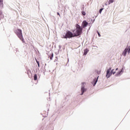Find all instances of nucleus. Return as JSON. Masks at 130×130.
<instances>
[{
    "label": "nucleus",
    "mask_w": 130,
    "mask_h": 130,
    "mask_svg": "<svg viewBox=\"0 0 130 130\" xmlns=\"http://www.w3.org/2000/svg\"><path fill=\"white\" fill-rule=\"evenodd\" d=\"M82 33H83V27L77 24L76 26V31L75 33H74L75 37L82 35Z\"/></svg>",
    "instance_id": "nucleus-1"
},
{
    "label": "nucleus",
    "mask_w": 130,
    "mask_h": 130,
    "mask_svg": "<svg viewBox=\"0 0 130 130\" xmlns=\"http://www.w3.org/2000/svg\"><path fill=\"white\" fill-rule=\"evenodd\" d=\"M14 32L17 35V36L24 43L25 41H24V38H23V34L22 33V30L20 29H17L14 30Z\"/></svg>",
    "instance_id": "nucleus-2"
},
{
    "label": "nucleus",
    "mask_w": 130,
    "mask_h": 130,
    "mask_svg": "<svg viewBox=\"0 0 130 130\" xmlns=\"http://www.w3.org/2000/svg\"><path fill=\"white\" fill-rule=\"evenodd\" d=\"M73 37H76L75 34H73L71 31L68 30L63 38L67 39V38H73Z\"/></svg>",
    "instance_id": "nucleus-3"
},
{
    "label": "nucleus",
    "mask_w": 130,
    "mask_h": 130,
    "mask_svg": "<svg viewBox=\"0 0 130 130\" xmlns=\"http://www.w3.org/2000/svg\"><path fill=\"white\" fill-rule=\"evenodd\" d=\"M110 71H111V68H110L107 71V74L106 77L107 78H110V76L111 75H114L115 74V71H114V69L112 70L111 72H110Z\"/></svg>",
    "instance_id": "nucleus-4"
},
{
    "label": "nucleus",
    "mask_w": 130,
    "mask_h": 130,
    "mask_svg": "<svg viewBox=\"0 0 130 130\" xmlns=\"http://www.w3.org/2000/svg\"><path fill=\"white\" fill-rule=\"evenodd\" d=\"M82 28H85L86 26H88V22L86 20L82 22Z\"/></svg>",
    "instance_id": "nucleus-5"
},
{
    "label": "nucleus",
    "mask_w": 130,
    "mask_h": 130,
    "mask_svg": "<svg viewBox=\"0 0 130 130\" xmlns=\"http://www.w3.org/2000/svg\"><path fill=\"white\" fill-rule=\"evenodd\" d=\"M4 8V0H0V9Z\"/></svg>",
    "instance_id": "nucleus-6"
},
{
    "label": "nucleus",
    "mask_w": 130,
    "mask_h": 130,
    "mask_svg": "<svg viewBox=\"0 0 130 130\" xmlns=\"http://www.w3.org/2000/svg\"><path fill=\"white\" fill-rule=\"evenodd\" d=\"M127 49H125L124 51L122 53V55H123V56H125V55H126V53H127Z\"/></svg>",
    "instance_id": "nucleus-7"
},
{
    "label": "nucleus",
    "mask_w": 130,
    "mask_h": 130,
    "mask_svg": "<svg viewBox=\"0 0 130 130\" xmlns=\"http://www.w3.org/2000/svg\"><path fill=\"white\" fill-rule=\"evenodd\" d=\"M86 89H85L84 87H81V91H82V93L81 94V95H83V94H84V92H86Z\"/></svg>",
    "instance_id": "nucleus-8"
},
{
    "label": "nucleus",
    "mask_w": 130,
    "mask_h": 130,
    "mask_svg": "<svg viewBox=\"0 0 130 130\" xmlns=\"http://www.w3.org/2000/svg\"><path fill=\"white\" fill-rule=\"evenodd\" d=\"M50 58V59H51V60H52V58L53 57V53H51L50 55H49L48 56Z\"/></svg>",
    "instance_id": "nucleus-9"
},
{
    "label": "nucleus",
    "mask_w": 130,
    "mask_h": 130,
    "mask_svg": "<svg viewBox=\"0 0 130 130\" xmlns=\"http://www.w3.org/2000/svg\"><path fill=\"white\" fill-rule=\"evenodd\" d=\"M4 18V15L3 14V12L2 11H0V19H3Z\"/></svg>",
    "instance_id": "nucleus-10"
},
{
    "label": "nucleus",
    "mask_w": 130,
    "mask_h": 130,
    "mask_svg": "<svg viewBox=\"0 0 130 130\" xmlns=\"http://www.w3.org/2000/svg\"><path fill=\"white\" fill-rule=\"evenodd\" d=\"M98 81V77L97 79H94V83L93 86H95V85H96Z\"/></svg>",
    "instance_id": "nucleus-11"
},
{
    "label": "nucleus",
    "mask_w": 130,
    "mask_h": 130,
    "mask_svg": "<svg viewBox=\"0 0 130 130\" xmlns=\"http://www.w3.org/2000/svg\"><path fill=\"white\" fill-rule=\"evenodd\" d=\"M112 3H114V0H109L108 4L109 5H110V4H112Z\"/></svg>",
    "instance_id": "nucleus-12"
},
{
    "label": "nucleus",
    "mask_w": 130,
    "mask_h": 130,
    "mask_svg": "<svg viewBox=\"0 0 130 130\" xmlns=\"http://www.w3.org/2000/svg\"><path fill=\"white\" fill-rule=\"evenodd\" d=\"M34 80L35 81H37V75L35 74L34 75Z\"/></svg>",
    "instance_id": "nucleus-13"
},
{
    "label": "nucleus",
    "mask_w": 130,
    "mask_h": 130,
    "mask_svg": "<svg viewBox=\"0 0 130 130\" xmlns=\"http://www.w3.org/2000/svg\"><path fill=\"white\" fill-rule=\"evenodd\" d=\"M81 14H82L83 16H86V12L85 11H82Z\"/></svg>",
    "instance_id": "nucleus-14"
},
{
    "label": "nucleus",
    "mask_w": 130,
    "mask_h": 130,
    "mask_svg": "<svg viewBox=\"0 0 130 130\" xmlns=\"http://www.w3.org/2000/svg\"><path fill=\"white\" fill-rule=\"evenodd\" d=\"M122 71L118 72L116 76H119L120 75V73H121Z\"/></svg>",
    "instance_id": "nucleus-15"
},
{
    "label": "nucleus",
    "mask_w": 130,
    "mask_h": 130,
    "mask_svg": "<svg viewBox=\"0 0 130 130\" xmlns=\"http://www.w3.org/2000/svg\"><path fill=\"white\" fill-rule=\"evenodd\" d=\"M36 62H37V64H38V68H40V65H39V61H38V60H37V59H36Z\"/></svg>",
    "instance_id": "nucleus-16"
},
{
    "label": "nucleus",
    "mask_w": 130,
    "mask_h": 130,
    "mask_svg": "<svg viewBox=\"0 0 130 130\" xmlns=\"http://www.w3.org/2000/svg\"><path fill=\"white\" fill-rule=\"evenodd\" d=\"M102 11H103V8H102L100 10V11H99L100 14H101V13H102Z\"/></svg>",
    "instance_id": "nucleus-17"
},
{
    "label": "nucleus",
    "mask_w": 130,
    "mask_h": 130,
    "mask_svg": "<svg viewBox=\"0 0 130 130\" xmlns=\"http://www.w3.org/2000/svg\"><path fill=\"white\" fill-rule=\"evenodd\" d=\"M97 33H98V34L99 35V37H101V35H100V33H99V31H98Z\"/></svg>",
    "instance_id": "nucleus-18"
},
{
    "label": "nucleus",
    "mask_w": 130,
    "mask_h": 130,
    "mask_svg": "<svg viewBox=\"0 0 130 130\" xmlns=\"http://www.w3.org/2000/svg\"><path fill=\"white\" fill-rule=\"evenodd\" d=\"M87 50H88L87 49L85 50V51H84L85 54H87Z\"/></svg>",
    "instance_id": "nucleus-19"
},
{
    "label": "nucleus",
    "mask_w": 130,
    "mask_h": 130,
    "mask_svg": "<svg viewBox=\"0 0 130 130\" xmlns=\"http://www.w3.org/2000/svg\"><path fill=\"white\" fill-rule=\"evenodd\" d=\"M57 15H58V16H59V17H60V14H59V13L57 12Z\"/></svg>",
    "instance_id": "nucleus-20"
},
{
    "label": "nucleus",
    "mask_w": 130,
    "mask_h": 130,
    "mask_svg": "<svg viewBox=\"0 0 130 130\" xmlns=\"http://www.w3.org/2000/svg\"><path fill=\"white\" fill-rule=\"evenodd\" d=\"M128 53H130V48L128 50Z\"/></svg>",
    "instance_id": "nucleus-21"
},
{
    "label": "nucleus",
    "mask_w": 130,
    "mask_h": 130,
    "mask_svg": "<svg viewBox=\"0 0 130 130\" xmlns=\"http://www.w3.org/2000/svg\"><path fill=\"white\" fill-rule=\"evenodd\" d=\"M82 84H83V85H85V84H86V83L83 82V83H82Z\"/></svg>",
    "instance_id": "nucleus-22"
},
{
    "label": "nucleus",
    "mask_w": 130,
    "mask_h": 130,
    "mask_svg": "<svg viewBox=\"0 0 130 130\" xmlns=\"http://www.w3.org/2000/svg\"><path fill=\"white\" fill-rule=\"evenodd\" d=\"M117 70H118V68H117V69H116V71H117Z\"/></svg>",
    "instance_id": "nucleus-23"
},
{
    "label": "nucleus",
    "mask_w": 130,
    "mask_h": 130,
    "mask_svg": "<svg viewBox=\"0 0 130 130\" xmlns=\"http://www.w3.org/2000/svg\"><path fill=\"white\" fill-rule=\"evenodd\" d=\"M73 32H75V30L73 31Z\"/></svg>",
    "instance_id": "nucleus-24"
}]
</instances>
